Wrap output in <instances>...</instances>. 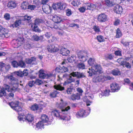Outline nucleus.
I'll return each mask as SVG.
<instances>
[{"label":"nucleus","instance_id":"1","mask_svg":"<svg viewBox=\"0 0 133 133\" xmlns=\"http://www.w3.org/2000/svg\"><path fill=\"white\" fill-rule=\"evenodd\" d=\"M72 76L74 77H76L77 79L85 78L86 76L85 74L80 72H72L69 75V77L65 82L64 85L70 83L75 81L74 78H72Z\"/></svg>","mask_w":133,"mask_h":133},{"label":"nucleus","instance_id":"2","mask_svg":"<svg viewBox=\"0 0 133 133\" xmlns=\"http://www.w3.org/2000/svg\"><path fill=\"white\" fill-rule=\"evenodd\" d=\"M18 118L20 121L22 120L23 121H25L26 122H31L33 120L34 117L33 115L31 114L28 115L26 116H23V115L21 113H19Z\"/></svg>","mask_w":133,"mask_h":133},{"label":"nucleus","instance_id":"3","mask_svg":"<svg viewBox=\"0 0 133 133\" xmlns=\"http://www.w3.org/2000/svg\"><path fill=\"white\" fill-rule=\"evenodd\" d=\"M20 103L18 101L11 102L9 103V105L14 110L17 112L19 113L22 112V108L20 106Z\"/></svg>","mask_w":133,"mask_h":133},{"label":"nucleus","instance_id":"4","mask_svg":"<svg viewBox=\"0 0 133 133\" xmlns=\"http://www.w3.org/2000/svg\"><path fill=\"white\" fill-rule=\"evenodd\" d=\"M41 121L39 122L36 125V127L38 129L43 128L44 123L47 122L49 120L48 116L45 114H43L41 116Z\"/></svg>","mask_w":133,"mask_h":133},{"label":"nucleus","instance_id":"5","mask_svg":"<svg viewBox=\"0 0 133 133\" xmlns=\"http://www.w3.org/2000/svg\"><path fill=\"white\" fill-rule=\"evenodd\" d=\"M77 56L79 60L83 62L85 61L88 58L87 52L83 51L78 52Z\"/></svg>","mask_w":133,"mask_h":133},{"label":"nucleus","instance_id":"6","mask_svg":"<svg viewBox=\"0 0 133 133\" xmlns=\"http://www.w3.org/2000/svg\"><path fill=\"white\" fill-rule=\"evenodd\" d=\"M68 105V104L66 102H62L60 103L59 105V107L61 110L62 113L64 114H66L67 113V111L70 109V107L68 106L64 109L63 108Z\"/></svg>","mask_w":133,"mask_h":133},{"label":"nucleus","instance_id":"7","mask_svg":"<svg viewBox=\"0 0 133 133\" xmlns=\"http://www.w3.org/2000/svg\"><path fill=\"white\" fill-rule=\"evenodd\" d=\"M107 17L104 13H102L98 15L97 20L100 23L104 22L107 20Z\"/></svg>","mask_w":133,"mask_h":133},{"label":"nucleus","instance_id":"8","mask_svg":"<svg viewBox=\"0 0 133 133\" xmlns=\"http://www.w3.org/2000/svg\"><path fill=\"white\" fill-rule=\"evenodd\" d=\"M9 36V34L5 28L0 26V37L3 38H7Z\"/></svg>","mask_w":133,"mask_h":133},{"label":"nucleus","instance_id":"9","mask_svg":"<svg viewBox=\"0 0 133 133\" xmlns=\"http://www.w3.org/2000/svg\"><path fill=\"white\" fill-rule=\"evenodd\" d=\"M58 46L57 44L51 45L48 46L47 48L49 51L51 52H54L58 51L59 50Z\"/></svg>","mask_w":133,"mask_h":133},{"label":"nucleus","instance_id":"10","mask_svg":"<svg viewBox=\"0 0 133 133\" xmlns=\"http://www.w3.org/2000/svg\"><path fill=\"white\" fill-rule=\"evenodd\" d=\"M14 73L16 75L20 77L26 76L28 74V71L27 69L24 70L23 71L20 70L15 71Z\"/></svg>","mask_w":133,"mask_h":133},{"label":"nucleus","instance_id":"11","mask_svg":"<svg viewBox=\"0 0 133 133\" xmlns=\"http://www.w3.org/2000/svg\"><path fill=\"white\" fill-rule=\"evenodd\" d=\"M6 77L9 80V83L11 85H13L17 84L18 83V80L17 79L14 77L12 75L7 76Z\"/></svg>","mask_w":133,"mask_h":133},{"label":"nucleus","instance_id":"12","mask_svg":"<svg viewBox=\"0 0 133 133\" xmlns=\"http://www.w3.org/2000/svg\"><path fill=\"white\" fill-rule=\"evenodd\" d=\"M43 11L46 14H49L52 11L51 8L48 5H44L42 6Z\"/></svg>","mask_w":133,"mask_h":133},{"label":"nucleus","instance_id":"13","mask_svg":"<svg viewBox=\"0 0 133 133\" xmlns=\"http://www.w3.org/2000/svg\"><path fill=\"white\" fill-rule=\"evenodd\" d=\"M110 87L112 92H117L120 89V87L117 84L114 83L110 85Z\"/></svg>","mask_w":133,"mask_h":133},{"label":"nucleus","instance_id":"14","mask_svg":"<svg viewBox=\"0 0 133 133\" xmlns=\"http://www.w3.org/2000/svg\"><path fill=\"white\" fill-rule=\"evenodd\" d=\"M114 10L116 13L120 14L122 12L123 9L120 5H117L114 8Z\"/></svg>","mask_w":133,"mask_h":133},{"label":"nucleus","instance_id":"15","mask_svg":"<svg viewBox=\"0 0 133 133\" xmlns=\"http://www.w3.org/2000/svg\"><path fill=\"white\" fill-rule=\"evenodd\" d=\"M31 39L32 40L38 41L39 40H42L43 39V36H39L37 35H35L32 36Z\"/></svg>","mask_w":133,"mask_h":133},{"label":"nucleus","instance_id":"16","mask_svg":"<svg viewBox=\"0 0 133 133\" xmlns=\"http://www.w3.org/2000/svg\"><path fill=\"white\" fill-rule=\"evenodd\" d=\"M4 87H5V90H7L8 91H11V92H15L17 90V87H10L7 85H4Z\"/></svg>","mask_w":133,"mask_h":133},{"label":"nucleus","instance_id":"17","mask_svg":"<svg viewBox=\"0 0 133 133\" xmlns=\"http://www.w3.org/2000/svg\"><path fill=\"white\" fill-rule=\"evenodd\" d=\"M7 6L10 9H12L16 6V4L14 1H11L8 3Z\"/></svg>","mask_w":133,"mask_h":133},{"label":"nucleus","instance_id":"18","mask_svg":"<svg viewBox=\"0 0 133 133\" xmlns=\"http://www.w3.org/2000/svg\"><path fill=\"white\" fill-rule=\"evenodd\" d=\"M86 111L84 110H81L78 112L76 114V116L77 118L82 117L85 115Z\"/></svg>","mask_w":133,"mask_h":133},{"label":"nucleus","instance_id":"19","mask_svg":"<svg viewBox=\"0 0 133 133\" xmlns=\"http://www.w3.org/2000/svg\"><path fill=\"white\" fill-rule=\"evenodd\" d=\"M85 4L87 6V10H93L96 8V5L92 3H86Z\"/></svg>","mask_w":133,"mask_h":133},{"label":"nucleus","instance_id":"20","mask_svg":"<svg viewBox=\"0 0 133 133\" xmlns=\"http://www.w3.org/2000/svg\"><path fill=\"white\" fill-rule=\"evenodd\" d=\"M94 68L97 74L101 73L102 72V68L100 65H95Z\"/></svg>","mask_w":133,"mask_h":133},{"label":"nucleus","instance_id":"21","mask_svg":"<svg viewBox=\"0 0 133 133\" xmlns=\"http://www.w3.org/2000/svg\"><path fill=\"white\" fill-rule=\"evenodd\" d=\"M54 88L56 90L62 91L64 90V87H62L60 84H56L54 85Z\"/></svg>","mask_w":133,"mask_h":133},{"label":"nucleus","instance_id":"22","mask_svg":"<svg viewBox=\"0 0 133 133\" xmlns=\"http://www.w3.org/2000/svg\"><path fill=\"white\" fill-rule=\"evenodd\" d=\"M60 53L63 56H67L70 53V51L64 48L61 49Z\"/></svg>","mask_w":133,"mask_h":133},{"label":"nucleus","instance_id":"23","mask_svg":"<svg viewBox=\"0 0 133 133\" xmlns=\"http://www.w3.org/2000/svg\"><path fill=\"white\" fill-rule=\"evenodd\" d=\"M56 7H58V8L61 10H64L66 6V4L65 3H58Z\"/></svg>","mask_w":133,"mask_h":133},{"label":"nucleus","instance_id":"24","mask_svg":"<svg viewBox=\"0 0 133 133\" xmlns=\"http://www.w3.org/2000/svg\"><path fill=\"white\" fill-rule=\"evenodd\" d=\"M103 76H95L93 79V80L95 82H98L103 81Z\"/></svg>","mask_w":133,"mask_h":133},{"label":"nucleus","instance_id":"25","mask_svg":"<svg viewBox=\"0 0 133 133\" xmlns=\"http://www.w3.org/2000/svg\"><path fill=\"white\" fill-rule=\"evenodd\" d=\"M110 90H108L106 89L105 91L102 92L99 95V96L100 97H102L103 96H108L110 94Z\"/></svg>","mask_w":133,"mask_h":133},{"label":"nucleus","instance_id":"26","mask_svg":"<svg viewBox=\"0 0 133 133\" xmlns=\"http://www.w3.org/2000/svg\"><path fill=\"white\" fill-rule=\"evenodd\" d=\"M71 98L73 100H78L80 98V96L79 93H77L76 94H73L71 95Z\"/></svg>","mask_w":133,"mask_h":133},{"label":"nucleus","instance_id":"27","mask_svg":"<svg viewBox=\"0 0 133 133\" xmlns=\"http://www.w3.org/2000/svg\"><path fill=\"white\" fill-rule=\"evenodd\" d=\"M52 19L55 22L57 23H59L62 20V19L60 17L56 16H54Z\"/></svg>","mask_w":133,"mask_h":133},{"label":"nucleus","instance_id":"28","mask_svg":"<svg viewBox=\"0 0 133 133\" xmlns=\"http://www.w3.org/2000/svg\"><path fill=\"white\" fill-rule=\"evenodd\" d=\"M36 60V58L35 57H32L31 58H26V59L25 61L27 64H30L31 63L35 62Z\"/></svg>","mask_w":133,"mask_h":133},{"label":"nucleus","instance_id":"29","mask_svg":"<svg viewBox=\"0 0 133 133\" xmlns=\"http://www.w3.org/2000/svg\"><path fill=\"white\" fill-rule=\"evenodd\" d=\"M39 77L42 78H46V74L44 73V71L43 70H40L39 71Z\"/></svg>","mask_w":133,"mask_h":133},{"label":"nucleus","instance_id":"30","mask_svg":"<svg viewBox=\"0 0 133 133\" xmlns=\"http://www.w3.org/2000/svg\"><path fill=\"white\" fill-rule=\"evenodd\" d=\"M28 3L27 2L24 1L21 3V7L22 9L25 10L26 9L27 7H28Z\"/></svg>","mask_w":133,"mask_h":133},{"label":"nucleus","instance_id":"31","mask_svg":"<svg viewBox=\"0 0 133 133\" xmlns=\"http://www.w3.org/2000/svg\"><path fill=\"white\" fill-rule=\"evenodd\" d=\"M89 71H88V72L89 73V76H91L93 75H95L97 74L94 69H89Z\"/></svg>","mask_w":133,"mask_h":133},{"label":"nucleus","instance_id":"32","mask_svg":"<svg viewBox=\"0 0 133 133\" xmlns=\"http://www.w3.org/2000/svg\"><path fill=\"white\" fill-rule=\"evenodd\" d=\"M6 93L4 88L0 87V97L6 95Z\"/></svg>","mask_w":133,"mask_h":133},{"label":"nucleus","instance_id":"33","mask_svg":"<svg viewBox=\"0 0 133 133\" xmlns=\"http://www.w3.org/2000/svg\"><path fill=\"white\" fill-rule=\"evenodd\" d=\"M120 71L117 68L111 71V73L115 76L118 75L120 74Z\"/></svg>","mask_w":133,"mask_h":133},{"label":"nucleus","instance_id":"34","mask_svg":"<svg viewBox=\"0 0 133 133\" xmlns=\"http://www.w3.org/2000/svg\"><path fill=\"white\" fill-rule=\"evenodd\" d=\"M21 22V21L20 20H17L12 25V26L13 28H17L20 25Z\"/></svg>","mask_w":133,"mask_h":133},{"label":"nucleus","instance_id":"35","mask_svg":"<svg viewBox=\"0 0 133 133\" xmlns=\"http://www.w3.org/2000/svg\"><path fill=\"white\" fill-rule=\"evenodd\" d=\"M81 4L80 1L78 0H74L71 3V4L74 6H78Z\"/></svg>","mask_w":133,"mask_h":133},{"label":"nucleus","instance_id":"36","mask_svg":"<svg viewBox=\"0 0 133 133\" xmlns=\"http://www.w3.org/2000/svg\"><path fill=\"white\" fill-rule=\"evenodd\" d=\"M126 60L122 58H118L117 60V62L120 64L121 65H123L124 63L126 61Z\"/></svg>","mask_w":133,"mask_h":133},{"label":"nucleus","instance_id":"37","mask_svg":"<svg viewBox=\"0 0 133 133\" xmlns=\"http://www.w3.org/2000/svg\"><path fill=\"white\" fill-rule=\"evenodd\" d=\"M77 66L79 69H84L85 67V64L82 63H78L77 65Z\"/></svg>","mask_w":133,"mask_h":133},{"label":"nucleus","instance_id":"38","mask_svg":"<svg viewBox=\"0 0 133 133\" xmlns=\"http://www.w3.org/2000/svg\"><path fill=\"white\" fill-rule=\"evenodd\" d=\"M43 22V20L39 19H36L35 20L34 23V25H38Z\"/></svg>","mask_w":133,"mask_h":133},{"label":"nucleus","instance_id":"39","mask_svg":"<svg viewBox=\"0 0 133 133\" xmlns=\"http://www.w3.org/2000/svg\"><path fill=\"white\" fill-rule=\"evenodd\" d=\"M18 66H20L22 68H25L26 66V64L22 60L18 62Z\"/></svg>","mask_w":133,"mask_h":133},{"label":"nucleus","instance_id":"40","mask_svg":"<svg viewBox=\"0 0 133 133\" xmlns=\"http://www.w3.org/2000/svg\"><path fill=\"white\" fill-rule=\"evenodd\" d=\"M76 58L75 57L72 56H69L67 58V60L68 62L70 63H72L74 61L75 59Z\"/></svg>","mask_w":133,"mask_h":133},{"label":"nucleus","instance_id":"41","mask_svg":"<svg viewBox=\"0 0 133 133\" xmlns=\"http://www.w3.org/2000/svg\"><path fill=\"white\" fill-rule=\"evenodd\" d=\"M38 108V105L37 104H34V105L32 106L31 108V109L33 111H35L37 110Z\"/></svg>","mask_w":133,"mask_h":133},{"label":"nucleus","instance_id":"42","mask_svg":"<svg viewBox=\"0 0 133 133\" xmlns=\"http://www.w3.org/2000/svg\"><path fill=\"white\" fill-rule=\"evenodd\" d=\"M59 92L57 90H54L53 92L50 94V96L52 97H55L56 96V95Z\"/></svg>","mask_w":133,"mask_h":133},{"label":"nucleus","instance_id":"43","mask_svg":"<svg viewBox=\"0 0 133 133\" xmlns=\"http://www.w3.org/2000/svg\"><path fill=\"white\" fill-rule=\"evenodd\" d=\"M123 67H126L128 68H131V65L128 62H127L126 61L122 65Z\"/></svg>","mask_w":133,"mask_h":133},{"label":"nucleus","instance_id":"44","mask_svg":"<svg viewBox=\"0 0 133 133\" xmlns=\"http://www.w3.org/2000/svg\"><path fill=\"white\" fill-rule=\"evenodd\" d=\"M122 35L121 32L119 28L117 30L116 37V38H119Z\"/></svg>","mask_w":133,"mask_h":133},{"label":"nucleus","instance_id":"45","mask_svg":"<svg viewBox=\"0 0 133 133\" xmlns=\"http://www.w3.org/2000/svg\"><path fill=\"white\" fill-rule=\"evenodd\" d=\"M105 2L106 4L109 6H112L114 4L112 2L108 0H106Z\"/></svg>","mask_w":133,"mask_h":133},{"label":"nucleus","instance_id":"46","mask_svg":"<svg viewBox=\"0 0 133 133\" xmlns=\"http://www.w3.org/2000/svg\"><path fill=\"white\" fill-rule=\"evenodd\" d=\"M97 38L98 41L99 42H103L104 40L103 36L101 35L97 36Z\"/></svg>","mask_w":133,"mask_h":133},{"label":"nucleus","instance_id":"47","mask_svg":"<svg viewBox=\"0 0 133 133\" xmlns=\"http://www.w3.org/2000/svg\"><path fill=\"white\" fill-rule=\"evenodd\" d=\"M12 65L14 67L17 68L18 66V62L16 61H13L11 62Z\"/></svg>","mask_w":133,"mask_h":133},{"label":"nucleus","instance_id":"48","mask_svg":"<svg viewBox=\"0 0 133 133\" xmlns=\"http://www.w3.org/2000/svg\"><path fill=\"white\" fill-rule=\"evenodd\" d=\"M32 26H34L33 30L34 31L38 32H40L41 31V30L39 29L37 25L34 24L33 25H32Z\"/></svg>","mask_w":133,"mask_h":133},{"label":"nucleus","instance_id":"49","mask_svg":"<svg viewBox=\"0 0 133 133\" xmlns=\"http://www.w3.org/2000/svg\"><path fill=\"white\" fill-rule=\"evenodd\" d=\"M61 72L65 73L68 71V69L67 67L63 66L61 67Z\"/></svg>","mask_w":133,"mask_h":133},{"label":"nucleus","instance_id":"50","mask_svg":"<svg viewBox=\"0 0 133 133\" xmlns=\"http://www.w3.org/2000/svg\"><path fill=\"white\" fill-rule=\"evenodd\" d=\"M52 114H53L54 116L56 117H59V114L58 110H55L52 111Z\"/></svg>","mask_w":133,"mask_h":133},{"label":"nucleus","instance_id":"51","mask_svg":"<svg viewBox=\"0 0 133 133\" xmlns=\"http://www.w3.org/2000/svg\"><path fill=\"white\" fill-rule=\"evenodd\" d=\"M93 29L96 32H98L100 31V29L99 27L96 25H94L93 26Z\"/></svg>","mask_w":133,"mask_h":133},{"label":"nucleus","instance_id":"52","mask_svg":"<svg viewBox=\"0 0 133 133\" xmlns=\"http://www.w3.org/2000/svg\"><path fill=\"white\" fill-rule=\"evenodd\" d=\"M4 17L7 20H9L10 18V15L8 13L5 14L4 15Z\"/></svg>","mask_w":133,"mask_h":133},{"label":"nucleus","instance_id":"53","mask_svg":"<svg viewBox=\"0 0 133 133\" xmlns=\"http://www.w3.org/2000/svg\"><path fill=\"white\" fill-rule=\"evenodd\" d=\"M86 10H87V7L86 8V7H81L78 9L79 11L82 13L84 12Z\"/></svg>","mask_w":133,"mask_h":133},{"label":"nucleus","instance_id":"54","mask_svg":"<svg viewBox=\"0 0 133 133\" xmlns=\"http://www.w3.org/2000/svg\"><path fill=\"white\" fill-rule=\"evenodd\" d=\"M36 7V6L35 5H28V9L30 10H33L35 9Z\"/></svg>","mask_w":133,"mask_h":133},{"label":"nucleus","instance_id":"55","mask_svg":"<svg viewBox=\"0 0 133 133\" xmlns=\"http://www.w3.org/2000/svg\"><path fill=\"white\" fill-rule=\"evenodd\" d=\"M73 89L71 88H67L66 91L65 92V93H67L68 94H71L72 91Z\"/></svg>","mask_w":133,"mask_h":133},{"label":"nucleus","instance_id":"56","mask_svg":"<svg viewBox=\"0 0 133 133\" xmlns=\"http://www.w3.org/2000/svg\"><path fill=\"white\" fill-rule=\"evenodd\" d=\"M31 47V46L30 44L28 43H26L24 46V48L26 49H30Z\"/></svg>","mask_w":133,"mask_h":133},{"label":"nucleus","instance_id":"57","mask_svg":"<svg viewBox=\"0 0 133 133\" xmlns=\"http://www.w3.org/2000/svg\"><path fill=\"white\" fill-rule=\"evenodd\" d=\"M35 84L38 85H40L43 83V82L41 80L39 79H37L35 81Z\"/></svg>","mask_w":133,"mask_h":133},{"label":"nucleus","instance_id":"58","mask_svg":"<svg viewBox=\"0 0 133 133\" xmlns=\"http://www.w3.org/2000/svg\"><path fill=\"white\" fill-rule=\"evenodd\" d=\"M28 85L30 87H32L34 84H35V81H30L28 83Z\"/></svg>","mask_w":133,"mask_h":133},{"label":"nucleus","instance_id":"59","mask_svg":"<svg viewBox=\"0 0 133 133\" xmlns=\"http://www.w3.org/2000/svg\"><path fill=\"white\" fill-rule=\"evenodd\" d=\"M45 35L47 38L48 39L52 35V34L49 32H47L45 33Z\"/></svg>","mask_w":133,"mask_h":133},{"label":"nucleus","instance_id":"60","mask_svg":"<svg viewBox=\"0 0 133 133\" xmlns=\"http://www.w3.org/2000/svg\"><path fill=\"white\" fill-rule=\"evenodd\" d=\"M66 15L68 16H69L71 14V11L70 9H68L66 11Z\"/></svg>","mask_w":133,"mask_h":133},{"label":"nucleus","instance_id":"61","mask_svg":"<svg viewBox=\"0 0 133 133\" xmlns=\"http://www.w3.org/2000/svg\"><path fill=\"white\" fill-rule=\"evenodd\" d=\"M61 67H56L55 69V71L57 73H59V72H61Z\"/></svg>","mask_w":133,"mask_h":133},{"label":"nucleus","instance_id":"62","mask_svg":"<svg viewBox=\"0 0 133 133\" xmlns=\"http://www.w3.org/2000/svg\"><path fill=\"white\" fill-rule=\"evenodd\" d=\"M105 80H110L112 78L109 76H106L103 77Z\"/></svg>","mask_w":133,"mask_h":133},{"label":"nucleus","instance_id":"63","mask_svg":"<svg viewBox=\"0 0 133 133\" xmlns=\"http://www.w3.org/2000/svg\"><path fill=\"white\" fill-rule=\"evenodd\" d=\"M53 74L51 73H48L46 74V78H50L52 76Z\"/></svg>","mask_w":133,"mask_h":133},{"label":"nucleus","instance_id":"64","mask_svg":"<svg viewBox=\"0 0 133 133\" xmlns=\"http://www.w3.org/2000/svg\"><path fill=\"white\" fill-rule=\"evenodd\" d=\"M93 61L91 58H90L88 61V63L90 65H91L93 64Z\"/></svg>","mask_w":133,"mask_h":133}]
</instances>
